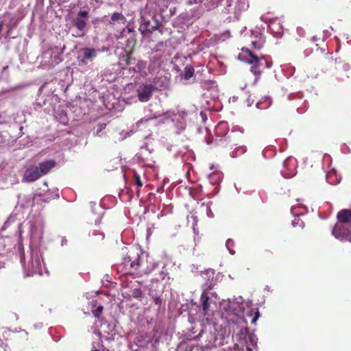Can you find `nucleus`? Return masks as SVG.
Here are the masks:
<instances>
[{
	"mask_svg": "<svg viewBox=\"0 0 351 351\" xmlns=\"http://www.w3.org/2000/svg\"><path fill=\"white\" fill-rule=\"evenodd\" d=\"M145 64H146L144 61H142V60L138 61L137 63V66H138V70H141V69L145 68Z\"/></svg>",
	"mask_w": 351,
	"mask_h": 351,
	"instance_id": "obj_25",
	"label": "nucleus"
},
{
	"mask_svg": "<svg viewBox=\"0 0 351 351\" xmlns=\"http://www.w3.org/2000/svg\"><path fill=\"white\" fill-rule=\"evenodd\" d=\"M209 299L210 298L208 294L205 291L203 292L201 295L200 300L202 304V309L204 315H207L209 311Z\"/></svg>",
	"mask_w": 351,
	"mask_h": 351,
	"instance_id": "obj_10",
	"label": "nucleus"
},
{
	"mask_svg": "<svg viewBox=\"0 0 351 351\" xmlns=\"http://www.w3.org/2000/svg\"><path fill=\"white\" fill-rule=\"evenodd\" d=\"M247 315L250 317H252L251 324H255L257 319L260 317V313L258 308H252L247 313Z\"/></svg>",
	"mask_w": 351,
	"mask_h": 351,
	"instance_id": "obj_15",
	"label": "nucleus"
},
{
	"mask_svg": "<svg viewBox=\"0 0 351 351\" xmlns=\"http://www.w3.org/2000/svg\"><path fill=\"white\" fill-rule=\"evenodd\" d=\"M126 19L121 12H114L112 14L108 21L110 25H114L116 23L125 24Z\"/></svg>",
	"mask_w": 351,
	"mask_h": 351,
	"instance_id": "obj_9",
	"label": "nucleus"
},
{
	"mask_svg": "<svg viewBox=\"0 0 351 351\" xmlns=\"http://www.w3.org/2000/svg\"><path fill=\"white\" fill-rule=\"evenodd\" d=\"M245 349L248 351L252 350V349L249 348L247 345L241 342V345L239 343H235L233 346L232 351H245Z\"/></svg>",
	"mask_w": 351,
	"mask_h": 351,
	"instance_id": "obj_17",
	"label": "nucleus"
},
{
	"mask_svg": "<svg viewBox=\"0 0 351 351\" xmlns=\"http://www.w3.org/2000/svg\"><path fill=\"white\" fill-rule=\"evenodd\" d=\"M153 118H150V119H141L140 121H138L137 123H136V126L138 128H140L141 125H144V124H147V122L150 120V119H152Z\"/></svg>",
	"mask_w": 351,
	"mask_h": 351,
	"instance_id": "obj_22",
	"label": "nucleus"
},
{
	"mask_svg": "<svg viewBox=\"0 0 351 351\" xmlns=\"http://www.w3.org/2000/svg\"><path fill=\"white\" fill-rule=\"evenodd\" d=\"M132 52H128L122 56V60L125 61V64L129 66L134 63L135 58L132 56Z\"/></svg>",
	"mask_w": 351,
	"mask_h": 351,
	"instance_id": "obj_16",
	"label": "nucleus"
},
{
	"mask_svg": "<svg viewBox=\"0 0 351 351\" xmlns=\"http://www.w3.org/2000/svg\"><path fill=\"white\" fill-rule=\"evenodd\" d=\"M158 29V26H155V27H152V29H153V30H155V29Z\"/></svg>",
	"mask_w": 351,
	"mask_h": 351,
	"instance_id": "obj_30",
	"label": "nucleus"
},
{
	"mask_svg": "<svg viewBox=\"0 0 351 351\" xmlns=\"http://www.w3.org/2000/svg\"><path fill=\"white\" fill-rule=\"evenodd\" d=\"M56 165V162L54 160H47L40 162L36 167L42 177L47 174Z\"/></svg>",
	"mask_w": 351,
	"mask_h": 351,
	"instance_id": "obj_8",
	"label": "nucleus"
},
{
	"mask_svg": "<svg viewBox=\"0 0 351 351\" xmlns=\"http://www.w3.org/2000/svg\"><path fill=\"white\" fill-rule=\"evenodd\" d=\"M138 249L129 250L123 258L121 265L128 273L130 269L137 270L141 265Z\"/></svg>",
	"mask_w": 351,
	"mask_h": 351,
	"instance_id": "obj_3",
	"label": "nucleus"
},
{
	"mask_svg": "<svg viewBox=\"0 0 351 351\" xmlns=\"http://www.w3.org/2000/svg\"><path fill=\"white\" fill-rule=\"evenodd\" d=\"M4 22L3 21H0V34H1L3 29Z\"/></svg>",
	"mask_w": 351,
	"mask_h": 351,
	"instance_id": "obj_27",
	"label": "nucleus"
},
{
	"mask_svg": "<svg viewBox=\"0 0 351 351\" xmlns=\"http://www.w3.org/2000/svg\"><path fill=\"white\" fill-rule=\"evenodd\" d=\"M207 287H208V288H209V289H212V287H211V285H207Z\"/></svg>",
	"mask_w": 351,
	"mask_h": 351,
	"instance_id": "obj_31",
	"label": "nucleus"
},
{
	"mask_svg": "<svg viewBox=\"0 0 351 351\" xmlns=\"http://www.w3.org/2000/svg\"><path fill=\"white\" fill-rule=\"evenodd\" d=\"M152 298L156 305L160 306L162 304V300L160 296L153 295Z\"/></svg>",
	"mask_w": 351,
	"mask_h": 351,
	"instance_id": "obj_21",
	"label": "nucleus"
},
{
	"mask_svg": "<svg viewBox=\"0 0 351 351\" xmlns=\"http://www.w3.org/2000/svg\"><path fill=\"white\" fill-rule=\"evenodd\" d=\"M194 69L192 66L191 65H187L184 69V73H183V77L184 80H189L191 77H193V74H194Z\"/></svg>",
	"mask_w": 351,
	"mask_h": 351,
	"instance_id": "obj_14",
	"label": "nucleus"
},
{
	"mask_svg": "<svg viewBox=\"0 0 351 351\" xmlns=\"http://www.w3.org/2000/svg\"><path fill=\"white\" fill-rule=\"evenodd\" d=\"M81 51L82 57L79 62L80 66L87 64L88 61H92L97 55V51L94 48L85 47L82 49Z\"/></svg>",
	"mask_w": 351,
	"mask_h": 351,
	"instance_id": "obj_6",
	"label": "nucleus"
},
{
	"mask_svg": "<svg viewBox=\"0 0 351 351\" xmlns=\"http://www.w3.org/2000/svg\"><path fill=\"white\" fill-rule=\"evenodd\" d=\"M245 332H246V335H247L249 339H250V340L252 341V335L247 333L248 329L247 328H245Z\"/></svg>",
	"mask_w": 351,
	"mask_h": 351,
	"instance_id": "obj_28",
	"label": "nucleus"
},
{
	"mask_svg": "<svg viewBox=\"0 0 351 351\" xmlns=\"http://www.w3.org/2000/svg\"><path fill=\"white\" fill-rule=\"evenodd\" d=\"M41 178L36 166H31L27 168L23 176V179L27 182H33Z\"/></svg>",
	"mask_w": 351,
	"mask_h": 351,
	"instance_id": "obj_7",
	"label": "nucleus"
},
{
	"mask_svg": "<svg viewBox=\"0 0 351 351\" xmlns=\"http://www.w3.org/2000/svg\"><path fill=\"white\" fill-rule=\"evenodd\" d=\"M12 29H13V27H12L11 26L8 27V29L7 31V36H9L10 34V32H11Z\"/></svg>",
	"mask_w": 351,
	"mask_h": 351,
	"instance_id": "obj_29",
	"label": "nucleus"
},
{
	"mask_svg": "<svg viewBox=\"0 0 351 351\" xmlns=\"http://www.w3.org/2000/svg\"><path fill=\"white\" fill-rule=\"evenodd\" d=\"M73 23L75 27H76L80 31L82 32L87 24V20L77 17L73 19Z\"/></svg>",
	"mask_w": 351,
	"mask_h": 351,
	"instance_id": "obj_12",
	"label": "nucleus"
},
{
	"mask_svg": "<svg viewBox=\"0 0 351 351\" xmlns=\"http://www.w3.org/2000/svg\"><path fill=\"white\" fill-rule=\"evenodd\" d=\"M292 223L293 226H295V224H298V225H300V226H303L302 221L299 219H296L293 220Z\"/></svg>",
	"mask_w": 351,
	"mask_h": 351,
	"instance_id": "obj_26",
	"label": "nucleus"
},
{
	"mask_svg": "<svg viewBox=\"0 0 351 351\" xmlns=\"http://www.w3.org/2000/svg\"><path fill=\"white\" fill-rule=\"evenodd\" d=\"M33 205L35 206L36 204L38 205H42L43 203H47L49 202V198L46 197L44 194L42 193H37L35 194L33 197Z\"/></svg>",
	"mask_w": 351,
	"mask_h": 351,
	"instance_id": "obj_11",
	"label": "nucleus"
},
{
	"mask_svg": "<svg viewBox=\"0 0 351 351\" xmlns=\"http://www.w3.org/2000/svg\"><path fill=\"white\" fill-rule=\"evenodd\" d=\"M242 53L244 54V58L247 63L252 64L251 71L256 77V80L261 75L265 67H268L267 62L265 60L263 56H259L254 51L247 47L241 49Z\"/></svg>",
	"mask_w": 351,
	"mask_h": 351,
	"instance_id": "obj_2",
	"label": "nucleus"
},
{
	"mask_svg": "<svg viewBox=\"0 0 351 351\" xmlns=\"http://www.w3.org/2000/svg\"><path fill=\"white\" fill-rule=\"evenodd\" d=\"M103 309H104L103 306H101V305L99 306L96 309L93 311V315L97 318H99V317L103 311Z\"/></svg>",
	"mask_w": 351,
	"mask_h": 351,
	"instance_id": "obj_19",
	"label": "nucleus"
},
{
	"mask_svg": "<svg viewBox=\"0 0 351 351\" xmlns=\"http://www.w3.org/2000/svg\"><path fill=\"white\" fill-rule=\"evenodd\" d=\"M30 269L32 273H37L41 271V264L38 257L36 258L34 261L32 260Z\"/></svg>",
	"mask_w": 351,
	"mask_h": 351,
	"instance_id": "obj_13",
	"label": "nucleus"
},
{
	"mask_svg": "<svg viewBox=\"0 0 351 351\" xmlns=\"http://www.w3.org/2000/svg\"><path fill=\"white\" fill-rule=\"evenodd\" d=\"M133 180L134 184L138 187H141L143 186V182L141 177L136 172H134L133 174Z\"/></svg>",
	"mask_w": 351,
	"mask_h": 351,
	"instance_id": "obj_18",
	"label": "nucleus"
},
{
	"mask_svg": "<svg viewBox=\"0 0 351 351\" xmlns=\"http://www.w3.org/2000/svg\"><path fill=\"white\" fill-rule=\"evenodd\" d=\"M62 52H60L58 48L57 47L53 48L48 49L45 51L43 53V58H47V56L50 57V60L47 62V63L50 66H55L58 64L62 62L61 54Z\"/></svg>",
	"mask_w": 351,
	"mask_h": 351,
	"instance_id": "obj_5",
	"label": "nucleus"
},
{
	"mask_svg": "<svg viewBox=\"0 0 351 351\" xmlns=\"http://www.w3.org/2000/svg\"><path fill=\"white\" fill-rule=\"evenodd\" d=\"M332 234L339 240H348L351 242V210L343 209L337 215Z\"/></svg>",
	"mask_w": 351,
	"mask_h": 351,
	"instance_id": "obj_1",
	"label": "nucleus"
},
{
	"mask_svg": "<svg viewBox=\"0 0 351 351\" xmlns=\"http://www.w3.org/2000/svg\"><path fill=\"white\" fill-rule=\"evenodd\" d=\"M154 85L149 84H143L137 89V97L141 102L148 101L152 96L153 92L156 90Z\"/></svg>",
	"mask_w": 351,
	"mask_h": 351,
	"instance_id": "obj_4",
	"label": "nucleus"
},
{
	"mask_svg": "<svg viewBox=\"0 0 351 351\" xmlns=\"http://www.w3.org/2000/svg\"><path fill=\"white\" fill-rule=\"evenodd\" d=\"M265 255H269V252H267V254Z\"/></svg>",
	"mask_w": 351,
	"mask_h": 351,
	"instance_id": "obj_32",
	"label": "nucleus"
},
{
	"mask_svg": "<svg viewBox=\"0 0 351 351\" xmlns=\"http://www.w3.org/2000/svg\"><path fill=\"white\" fill-rule=\"evenodd\" d=\"M106 127V123H100L98 125V128L97 130V134L98 135L103 130H104Z\"/></svg>",
	"mask_w": 351,
	"mask_h": 351,
	"instance_id": "obj_24",
	"label": "nucleus"
},
{
	"mask_svg": "<svg viewBox=\"0 0 351 351\" xmlns=\"http://www.w3.org/2000/svg\"><path fill=\"white\" fill-rule=\"evenodd\" d=\"M252 46L254 49L260 50L263 47V45L259 41H252Z\"/></svg>",
	"mask_w": 351,
	"mask_h": 351,
	"instance_id": "obj_20",
	"label": "nucleus"
},
{
	"mask_svg": "<svg viewBox=\"0 0 351 351\" xmlns=\"http://www.w3.org/2000/svg\"><path fill=\"white\" fill-rule=\"evenodd\" d=\"M77 16L83 18H87L88 16V12L86 10L80 11L77 13Z\"/></svg>",
	"mask_w": 351,
	"mask_h": 351,
	"instance_id": "obj_23",
	"label": "nucleus"
}]
</instances>
